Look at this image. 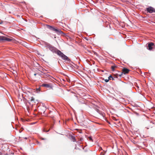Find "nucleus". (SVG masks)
<instances>
[{
	"mask_svg": "<svg viewBox=\"0 0 155 155\" xmlns=\"http://www.w3.org/2000/svg\"><path fill=\"white\" fill-rule=\"evenodd\" d=\"M96 110L101 115V116H98L99 117H104L105 114L104 113L102 112L97 109H96Z\"/></svg>",
	"mask_w": 155,
	"mask_h": 155,
	"instance_id": "0eeeda50",
	"label": "nucleus"
},
{
	"mask_svg": "<svg viewBox=\"0 0 155 155\" xmlns=\"http://www.w3.org/2000/svg\"><path fill=\"white\" fill-rule=\"evenodd\" d=\"M145 11L148 13H151L155 12V8L151 6H149L146 8Z\"/></svg>",
	"mask_w": 155,
	"mask_h": 155,
	"instance_id": "7ed1b4c3",
	"label": "nucleus"
},
{
	"mask_svg": "<svg viewBox=\"0 0 155 155\" xmlns=\"http://www.w3.org/2000/svg\"><path fill=\"white\" fill-rule=\"evenodd\" d=\"M42 140H44V138H42Z\"/></svg>",
	"mask_w": 155,
	"mask_h": 155,
	"instance_id": "cd10ccee",
	"label": "nucleus"
},
{
	"mask_svg": "<svg viewBox=\"0 0 155 155\" xmlns=\"http://www.w3.org/2000/svg\"><path fill=\"white\" fill-rule=\"evenodd\" d=\"M113 119V120H117V119L115 117H114Z\"/></svg>",
	"mask_w": 155,
	"mask_h": 155,
	"instance_id": "6ab92c4d",
	"label": "nucleus"
},
{
	"mask_svg": "<svg viewBox=\"0 0 155 155\" xmlns=\"http://www.w3.org/2000/svg\"><path fill=\"white\" fill-rule=\"evenodd\" d=\"M41 86L45 87L48 88H51L52 86L50 84H43L41 85Z\"/></svg>",
	"mask_w": 155,
	"mask_h": 155,
	"instance_id": "6e6552de",
	"label": "nucleus"
},
{
	"mask_svg": "<svg viewBox=\"0 0 155 155\" xmlns=\"http://www.w3.org/2000/svg\"><path fill=\"white\" fill-rule=\"evenodd\" d=\"M49 130H49H47V131H46V132H48Z\"/></svg>",
	"mask_w": 155,
	"mask_h": 155,
	"instance_id": "4be33fe9",
	"label": "nucleus"
},
{
	"mask_svg": "<svg viewBox=\"0 0 155 155\" xmlns=\"http://www.w3.org/2000/svg\"><path fill=\"white\" fill-rule=\"evenodd\" d=\"M37 74V73H35L34 75V76H36Z\"/></svg>",
	"mask_w": 155,
	"mask_h": 155,
	"instance_id": "aec40b11",
	"label": "nucleus"
},
{
	"mask_svg": "<svg viewBox=\"0 0 155 155\" xmlns=\"http://www.w3.org/2000/svg\"><path fill=\"white\" fill-rule=\"evenodd\" d=\"M71 137L73 142H74L76 141L75 138L74 136H71Z\"/></svg>",
	"mask_w": 155,
	"mask_h": 155,
	"instance_id": "9d476101",
	"label": "nucleus"
},
{
	"mask_svg": "<svg viewBox=\"0 0 155 155\" xmlns=\"http://www.w3.org/2000/svg\"><path fill=\"white\" fill-rule=\"evenodd\" d=\"M40 87H39L38 88H37V89H36V90L37 91H40Z\"/></svg>",
	"mask_w": 155,
	"mask_h": 155,
	"instance_id": "f3484780",
	"label": "nucleus"
},
{
	"mask_svg": "<svg viewBox=\"0 0 155 155\" xmlns=\"http://www.w3.org/2000/svg\"><path fill=\"white\" fill-rule=\"evenodd\" d=\"M112 77L111 75H110L108 78L109 79V80H110L111 79V78H112Z\"/></svg>",
	"mask_w": 155,
	"mask_h": 155,
	"instance_id": "4468645a",
	"label": "nucleus"
},
{
	"mask_svg": "<svg viewBox=\"0 0 155 155\" xmlns=\"http://www.w3.org/2000/svg\"><path fill=\"white\" fill-rule=\"evenodd\" d=\"M24 138L25 139H27V137H25Z\"/></svg>",
	"mask_w": 155,
	"mask_h": 155,
	"instance_id": "bb28decb",
	"label": "nucleus"
},
{
	"mask_svg": "<svg viewBox=\"0 0 155 155\" xmlns=\"http://www.w3.org/2000/svg\"><path fill=\"white\" fill-rule=\"evenodd\" d=\"M155 47V46L154 44L152 42H150L148 44L147 49L150 50H151L154 48Z\"/></svg>",
	"mask_w": 155,
	"mask_h": 155,
	"instance_id": "39448f33",
	"label": "nucleus"
},
{
	"mask_svg": "<svg viewBox=\"0 0 155 155\" xmlns=\"http://www.w3.org/2000/svg\"><path fill=\"white\" fill-rule=\"evenodd\" d=\"M46 26L47 28L51 31H54L58 35H65V34L62 31H61L60 29L56 28L52 26H50L48 25H46Z\"/></svg>",
	"mask_w": 155,
	"mask_h": 155,
	"instance_id": "f03ea898",
	"label": "nucleus"
},
{
	"mask_svg": "<svg viewBox=\"0 0 155 155\" xmlns=\"http://www.w3.org/2000/svg\"><path fill=\"white\" fill-rule=\"evenodd\" d=\"M112 80H114V78H113L112 77Z\"/></svg>",
	"mask_w": 155,
	"mask_h": 155,
	"instance_id": "b1692460",
	"label": "nucleus"
},
{
	"mask_svg": "<svg viewBox=\"0 0 155 155\" xmlns=\"http://www.w3.org/2000/svg\"><path fill=\"white\" fill-rule=\"evenodd\" d=\"M53 127V126H51V128H52Z\"/></svg>",
	"mask_w": 155,
	"mask_h": 155,
	"instance_id": "412c9836",
	"label": "nucleus"
},
{
	"mask_svg": "<svg viewBox=\"0 0 155 155\" xmlns=\"http://www.w3.org/2000/svg\"><path fill=\"white\" fill-rule=\"evenodd\" d=\"M117 67L114 64L113 65L111 66V68L112 71H115V69Z\"/></svg>",
	"mask_w": 155,
	"mask_h": 155,
	"instance_id": "1a4fd4ad",
	"label": "nucleus"
},
{
	"mask_svg": "<svg viewBox=\"0 0 155 155\" xmlns=\"http://www.w3.org/2000/svg\"><path fill=\"white\" fill-rule=\"evenodd\" d=\"M3 23V21H1L0 22V24H2Z\"/></svg>",
	"mask_w": 155,
	"mask_h": 155,
	"instance_id": "a211bd4d",
	"label": "nucleus"
},
{
	"mask_svg": "<svg viewBox=\"0 0 155 155\" xmlns=\"http://www.w3.org/2000/svg\"><path fill=\"white\" fill-rule=\"evenodd\" d=\"M150 126H151V127H155V125L153 124L152 123H150Z\"/></svg>",
	"mask_w": 155,
	"mask_h": 155,
	"instance_id": "f8f14e48",
	"label": "nucleus"
},
{
	"mask_svg": "<svg viewBox=\"0 0 155 155\" xmlns=\"http://www.w3.org/2000/svg\"><path fill=\"white\" fill-rule=\"evenodd\" d=\"M88 139H89V140H91V141H93V140H92V138L91 137H88Z\"/></svg>",
	"mask_w": 155,
	"mask_h": 155,
	"instance_id": "ddd939ff",
	"label": "nucleus"
},
{
	"mask_svg": "<svg viewBox=\"0 0 155 155\" xmlns=\"http://www.w3.org/2000/svg\"><path fill=\"white\" fill-rule=\"evenodd\" d=\"M22 131V130H19V132L20 133H21V131Z\"/></svg>",
	"mask_w": 155,
	"mask_h": 155,
	"instance_id": "5701e85b",
	"label": "nucleus"
},
{
	"mask_svg": "<svg viewBox=\"0 0 155 155\" xmlns=\"http://www.w3.org/2000/svg\"><path fill=\"white\" fill-rule=\"evenodd\" d=\"M29 98L30 99V101H33L35 100V99L33 97H31Z\"/></svg>",
	"mask_w": 155,
	"mask_h": 155,
	"instance_id": "9b49d317",
	"label": "nucleus"
},
{
	"mask_svg": "<svg viewBox=\"0 0 155 155\" xmlns=\"http://www.w3.org/2000/svg\"><path fill=\"white\" fill-rule=\"evenodd\" d=\"M107 121V123H108V124H110V123L109 121Z\"/></svg>",
	"mask_w": 155,
	"mask_h": 155,
	"instance_id": "393cba45",
	"label": "nucleus"
},
{
	"mask_svg": "<svg viewBox=\"0 0 155 155\" xmlns=\"http://www.w3.org/2000/svg\"><path fill=\"white\" fill-rule=\"evenodd\" d=\"M46 47L47 48H48L53 52L57 54L58 55L60 56L63 59L68 62H69L70 61V59L67 56L64 55L60 51L58 50L54 47L52 46L50 44H47L46 45Z\"/></svg>",
	"mask_w": 155,
	"mask_h": 155,
	"instance_id": "f257e3e1",
	"label": "nucleus"
},
{
	"mask_svg": "<svg viewBox=\"0 0 155 155\" xmlns=\"http://www.w3.org/2000/svg\"><path fill=\"white\" fill-rule=\"evenodd\" d=\"M0 5H2V3H0Z\"/></svg>",
	"mask_w": 155,
	"mask_h": 155,
	"instance_id": "a878e982",
	"label": "nucleus"
},
{
	"mask_svg": "<svg viewBox=\"0 0 155 155\" xmlns=\"http://www.w3.org/2000/svg\"><path fill=\"white\" fill-rule=\"evenodd\" d=\"M109 79L108 78V79H105L104 81L106 82H107L109 81Z\"/></svg>",
	"mask_w": 155,
	"mask_h": 155,
	"instance_id": "2eb2a0df",
	"label": "nucleus"
},
{
	"mask_svg": "<svg viewBox=\"0 0 155 155\" xmlns=\"http://www.w3.org/2000/svg\"><path fill=\"white\" fill-rule=\"evenodd\" d=\"M12 40V39L6 38L4 36H0V41L5 40L8 41H10Z\"/></svg>",
	"mask_w": 155,
	"mask_h": 155,
	"instance_id": "423d86ee",
	"label": "nucleus"
},
{
	"mask_svg": "<svg viewBox=\"0 0 155 155\" xmlns=\"http://www.w3.org/2000/svg\"><path fill=\"white\" fill-rule=\"evenodd\" d=\"M122 71V72L119 75V76L120 77H121L123 73L126 74L128 73L130 71L129 69L126 68H123Z\"/></svg>",
	"mask_w": 155,
	"mask_h": 155,
	"instance_id": "20e7f679",
	"label": "nucleus"
},
{
	"mask_svg": "<svg viewBox=\"0 0 155 155\" xmlns=\"http://www.w3.org/2000/svg\"><path fill=\"white\" fill-rule=\"evenodd\" d=\"M126 1L127 3H131L130 2L128 1Z\"/></svg>",
	"mask_w": 155,
	"mask_h": 155,
	"instance_id": "dca6fc26",
	"label": "nucleus"
}]
</instances>
